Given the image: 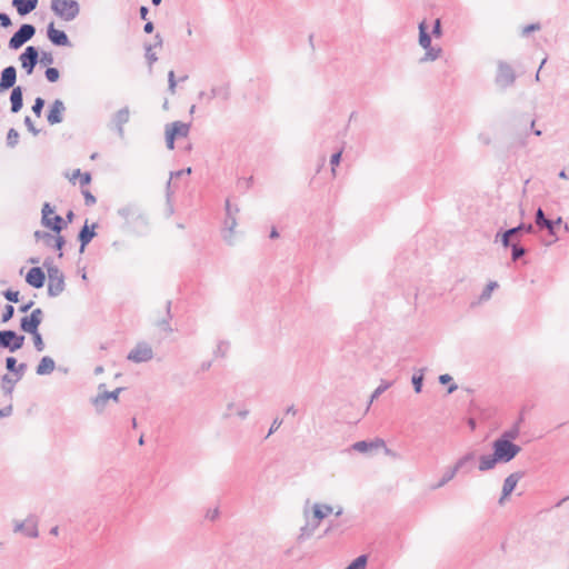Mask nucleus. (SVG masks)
Instances as JSON below:
<instances>
[{"instance_id": "obj_1", "label": "nucleus", "mask_w": 569, "mask_h": 569, "mask_svg": "<svg viewBox=\"0 0 569 569\" xmlns=\"http://www.w3.org/2000/svg\"><path fill=\"white\" fill-rule=\"evenodd\" d=\"M118 214L124 220L127 228L136 234L142 236L148 232V218L137 206H124L118 210Z\"/></svg>"}, {"instance_id": "obj_2", "label": "nucleus", "mask_w": 569, "mask_h": 569, "mask_svg": "<svg viewBox=\"0 0 569 569\" xmlns=\"http://www.w3.org/2000/svg\"><path fill=\"white\" fill-rule=\"evenodd\" d=\"M43 267L48 274V296L51 298L60 296L66 289L63 272L53 264V261L50 258L44 260Z\"/></svg>"}, {"instance_id": "obj_3", "label": "nucleus", "mask_w": 569, "mask_h": 569, "mask_svg": "<svg viewBox=\"0 0 569 569\" xmlns=\"http://www.w3.org/2000/svg\"><path fill=\"white\" fill-rule=\"evenodd\" d=\"M51 10L64 21L74 20L80 13V6L76 0H51Z\"/></svg>"}, {"instance_id": "obj_4", "label": "nucleus", "mask_w": 569, "mask_h": 569, "mask_svg": "<svg viewBox=\"0 0 569 569\" xmlns=\"http://www.w3.org/2000/svg\"><path fill=\"white\" fill-rule=\"evenodd\" d=\"M492 450L499 462L507 463L521 451V447L507 439L497 438L492 442Z\"/></svg>"}, {"instance_id": "obj_5", "label": "nucleus", "mask_w": 569, "mask_h": 569, "mask_svg": "<svg viewBox=\"0 0 569 569\" xmlns=\"http://www.w3.org/2000/svg\"><path fill=\"white\" fill-rule=\"evenodd\" d=\"M239 211V209L236 207L234 210L231 207L230 200H226V218L223 221V228H222V237L223 240L232 246L234 243L233 234L234 229L237 227V218L236 213Z\"/></svg>"}, {"instance_id": "obj_6", "label": "nucleus", "mask_w": 569, "mask_h": 569, "mask_svg": "<svg viewBox=\"0 0 569 569\" xmlns=\"http://www.w3.org/2000/svg\"><path fill=\"white\" fill-rule=\"evenodd\" d=\"M104 388L106 385L100 383L98 387V395L91 399V403L94 406L97 412L99 413L104 410L108 400H113L117 402L119 400V395L123 391V388L121 387L116 388L112 391H107Z\"/></svg>"}, {"instance_id": "obj_7", "label": "nucleus", "mask_w": 569, "mask_h": 569, "mask_svg": "<svg viewBox=\"0 0 569 569\" xmlns=\"http://www.w3.org/2000/svg\"><path fill=\"white\" fill-rule=\"evenodd\" d=\"M36 34V27L30 23H23L20 28L12 34L9 40V48L11 50H18L26 42L31 40Z\"/></svg>"}, {"instance_id": "obj_8", "label": "nucleus", "mask_w": 569, "mask_h": 569, "mask_svg": "<svg viewBox=\"0 0 569 569\" xmlns=\"http://www.w3.org/2000/svg\"><path fill=\"white\" fill-rule=\"evenodd\" d=\"M495 81L496 84L501 89L511 87L516 81V73L512 67L505 61H498Z\"/></svg>"}, {"instance_id": "obj_9", "label": "nucleus", "mask_w": 569, "mask_h": 569, "mask_svg": "<svg viewBox=\"0 0 569 569\" xmlns=\"http://www.w3.org/2000/svg\"><path fill=\"white\" fill-rule=\"evenodd\" d=\"M24 336L18 335L13 330H0V345L1 348L14 352L21 349L24 345Z\"/></svg>"}, {"instance_id": "obj_10", "label": "nucleus", "mask_w": 569, "mask_h": 569, "mask_svg": "<svg viewBox=\"0 0 569 569\" xmlns=\"http://www.w3.org/2000/svg\"><path fill=\"white\" fill-rule=\"evenodd\" d=\"M152 358L153 350L151 346L146 341L138 342L127 356V359L134 363L147 362L150 361Z\"/></svg>"}, {"instance_id": "obj_11", "label": "nucleus", "mask_w": 569, "mask_h": 569, "mask_svg": "<svg viewBox=\"0 0 569 569\" xmlns=\"http://www.w3.org/2000/svg\"><path fill=\"white\" fill-rule=\"evenodd\" d=\"M130 119V109L129 107H123L116 111L110 119L109 128L114 130L120 139L124 137V124L129 122Z\"/></svg>"}, {"instance_id": "obj_12", "label": "nucleus", "mask_w": 569, "mask_h": 569, "mask_svg": "<svg viewBox=\"0 0 569 569\" xmlns=\"http://www.w3.org/2000/svg\"><path fill=\"white\" fill-rule=\"evenodd\" d=\"M19 60L21 61V67L29 76L33 72L38 61H39V50L37 47L28 46L24 51L20 54Z\"/></svg>"}, {"instance_id": "obj_13", "label": "nucleus", "mask_w": 569, "mask_h": 569, "mask_svg": "<svg viewBox=\"0 0 569 569\" xmlns=\"http://www.w3.org/2000/svg\"><path fill=\"white\" fill-rule=\"evenodd\" d=\"M43 320V312L40 308H37L31 311L29 316L23 317L20 320V329L23 332H30L39 330V326Z\"/></svg>"}, {"instance_id": "obj_14", "label": "nucleus", "mask_w": 569, "mask_h": 569, "mask_svg": "<svg viewBox=\"0 0 569 569\" xmlns=\"http://www.w3.org/2000/svg\"><path fill=\"white\" fill-rule=\"evenodd\" d=\"M532 231H533V226L531 223H528V224L520 223L519 226L510 228L502 233H497L496 240L500 237V241H501L502 246L505 248H508L510 246V241H511L512 237H516L521 232L530 233Z\"/></svg>"}, {"instance_id": "obj_15", "label": "nucleus", "mask_w": 569, "mask_h": 569, "mask_svg": "<svg viewBox=\"0 0 569 569\" xmlns=\"http://www.w3.org/2000/svg\"><path fill=\"white\" fill-rule=\"evenodd\" d=\"M303 517L306 519V523L299 530V535L297 537L298 542H303L309 539L319 527L318 523L310 518V510L307 506L303 508Z\"/></svg>"}, {"instance_id": "obj_16", "label": "nucleus", "mask_w": 569, "mask_h": 569, "mask_svg": "<svg viewBox=\"0 0 569 569\" xmlns=\"http://www.w3.org/2000/svg\"><path fill=\"white\" fill-rule=\"evenodd\" d=\"M230 86L229 83H223L221 86H214L211 88L210 93H206L204 91H200L198 97L199 99L207 98L208 101L212 99L219 98L222 101H228L230 99Z\"/></svg>"}, {"instance_id": "obj_17", "label": "nucleus", "mask_w": 569, "mask_h": 569, "mask_svg": "<svg viewBox=\"0 0 569 569\" xmlns=\"http://www.w3.org/2000/svg\"><path fill=\"white\" fill-rule=\"evenodd\" d=\"M47 37L52 44L58 47H70L71 42L67 33L62 30H57L53 22H50L47 28Z\"/></svg>"}, {"instance_id": "obj_18", "label": "nucleus", "mask_w": 569, "mask_h": 569, "mask_svg": "<svg viewBox=\"0 0 569 569\" xmlns=\"http://www.w3.org/2000/svg\"><path fill=\"white\" fill-rule=\"evenodd\" d=\"M477 459L476 451H469L461 456L456 463L452 466V468H457V472H462L465 475L469 473L473 469L475 461Z\"/></svg>"}, {"instance_id": "obj_19", "label": "nucleus", "mask_w": 569, "mask_h": 569, "mask_svg": "<svg viewBox=\"0 0 569 569\" xmlns=\"http://www.w3.org/2000/svg\"><path fill=\"white\" fill-rule=\"evenodd\" d=\"M17 81V69L13 66L6 67L0 76V93L13 88Z\"/></svg>"}, {"instance_id": "obj_20", "label": "nucleus", "mask_w": 569, "mask_h": 569, "mask_svg": "<svg viewBox=\"0 0 569 569\" xmlns=\"http://www.w3.org/2000/svg\"><path fill=\"white\" fill-rule=\"evenodd\" d=\"M26 281L29 286L36 289H40L46 282V273L43 272L42 268L32 267L26 276Z\"/></svg>"}, {"instance_id": "obj_21", "label": "nucleus", "mask_w": 569, "mask_h": 569, "mask_svg": "<svg viewBox=\"0 0 569 569\" xmlns=\"http://www.w3.org/2000/svg\"><path fill=\"white\" fill-rule=\"evenodd\" d=\"M66 110L64 103L62 100L57 99L50 107V110L47 116V120L50 124H57L63 121V112Z\"/></svg>"}, {"instance_id": "obj_22", "label": "nucleus", "mask_w": 569, "mask_h": 569, "mask_svg": "<svg viewBox=\"0 0 569 569\" xmlns=\"http://www.w3.org/2000/svg\"><path fill=\"white\" fill-rule=\"evenodd\" d=\"M522 477V473L521 472H513L511 475H509L505 481H503V486H502V493H501V497L499 499V503L502 505L503 503V500L511 495V492L515 490L518 481L521 479Z\"/></svg>"}, {"instance_id": "obj_23", "label": "nucleus", "mask_w": 569, "mask_h": 569, "mask_svg": "<svg viewBox=\"0 0 569 569\" xmlns=\"http://www.w3.org/2000/svg\"><path fill=\"white\" fill-rule=\"evenodd\" d=\"M97 227L96 223H93L91 227H89L88 221H86L84 226L81 228L78 234V240L80 242V252L82 253L84 251V248L91 242V240L96 236L94 228Z\"/></svg>"}, {"instance_id": "obj_24", "label": "nucleus", "mask_w": 569, "mask_h": 569, "mask_svg": "<svg viewBox=\"0 0 569 569\" xmlns=\"http://www.w3.org/2000/svg\"><path fill=\"white\" fill-rule=\"evenodd\" d=\"M333 511V508L330 505L327 503H315L312 506V520L320 525V522L327 518L331 512Z\"/></svg>"}, {"instance_id": "obj_25", "label": "nucleus", "mask_w": 569, "mask_h": 569, "mask_svg": "<svg viewBox=\"0 0 569 569\" xmlns=\"http://www.w3.org/2000/svg\"><path fill=\"white\" fill-rule=\"evenodd\" d=\"M11 112L17 113L23 107V90L20 86L13 87L10 93Z\"/></svg>"}, {"instance_id": "obj_26", "label": "nucleus", "mask_w": 569, "mask_h": 569, "mask_svg": "<svg viewBox=\"0 0 569 569\" xmlns=\"http://www.w3.org/2000/svg\"><path fill=\"white\" fill-rule=\"evenodd\" d=\"M38 2V0H12V6L20 16H27L37 8Z\"/></svg>"}, {"instance_id": "obj_27", "label": "nucleus", "mask_w": 569, "mask_h": 569, "mask_svg": "<svg viewBox=\"0 0 569 569\" xmlns=\"http://www.w3.org/2000/svg\"><path fill=\"white\" fill-rule=\"evenodd\" d=\"M386 447V443L382 439H376L375 441H358L352 445V449L366 453L375 448Z\"/></svg>"}, {"instance_id": "obj_28", "label": "nucleus", "mask_w": 569, "mask_h": 569, "mask_svg": "<svg viewBox=\"0 0 569 569\" xmlns=\"http://www.w3.org/2000/svg\"><path fill=\"white\" fill-rule=\"evenodd\" d=\"M54 368H56L54 360L49 356H44L41 358L40 362L38 363V366L36 368V372L39 376H46V375H50L54 370Z\"/></svg>"}, {"instance_id": "obj_29", "label": "nucleus", "mask_w": 569, "mask_h": 569, "mask_svg": "<svg viewBox=\"0 0 569 569\" xmlns=\"http://www.w3.org/2000/svg\"><path fill=\"white\" fill-rule=\"evenodd\" d=\"M497 463H499V461L493 452L491 455H482L479 458L478 469H479V471H482V472L489 471V470L493 469Z\"/></svg>"}, {"instance_id": "obj_30", "label": "nucleus", "mask_w": 569, "mask_h": 569, "mask_svg": "<svg viewBox=\"0 0 569 569\" xmlns=\"http://www.w3.org/2000/svg\"><path fill=\"white\" fill-rule=\"evenodd\" d=\"M154 39H156V42L153 44L144 46L146 58H147L150 67L152 66V63H154L158 60V57L153 52V49L162 46V38L159 33L156 34Z\"/></svg>"}, {"instance_id": "obj_31", "label": "nucleus", "mask_w": 569, "mask_h": 569, "mask_svg": "<svg viewBox=\"0 0 569 569\" xmlns=\"http://www.w3.org/2000/svg\"><path fill=\"white\" fill-rule=\"evenodd\" d=\"M167 130L171 132L176 138L187 137L190 130V126L181 121H174L170 127H167Z\"/></svg>"}, {"instance_id": "obj_32", "label": "nucleus", "mask_w": 569, "mask_h": 569, "mask_svg": "<svg viewBox=\"0 0 569 569\" xmlns=\"http://www.w3.org/2000/svg\"><path fill=\"white\" fill-rule=\"evenodd\" d=\"M442 49L432 44L425 49V54L420 58V63L436 61L441 57Z\"/></svg>"}, {"instance_id": "obj_33", "label": "nucleus", "mask_w": 569, "mask_h": 569, "mask_svg": "<svg viewBox=\"0 0 569 569\" xmlns=\"http://www.w3.org/2000/svg\"><path fill=\"white\" fill-rule=\"evenodd\" d=\"M418 28H419L418 42L422 49H426L431 46V37L428 32L426 21L420 22Z\"/></svg>"}, {"instance_id": "obj_34", "label": "nucleus", "mask_w": 569, "mask_h": 569, "mask_svg": "<svg viewBox=\"0 0 569 569\" xmlns=\"http://www.w3.org/2000/svg\"><path fill=\"white\" fill-rule=\"evenodd\" d=\"M457 468L448 467L443 475L441 476L440 480L431 487V489L437 490L439 488H442L446 486L449 481H451L457 476Z\"/></svg>"}, {"instance_id": "obj_35", "label": "nucleus", "mask_w": 569, "mask_h": 569, "mask_svg": "<svg viewBox=\"0 0 569 569\" xmlns=\"http://www.w3.org/2000/svg\"><path fill=\"white\" fill-rule=\"evenodd\" d=\"M425 372L426 368H420L412 376L411 382L417 393H420L422 390Z\"/></svg>"}, {"instance_id": "obj_36", "label": "nucleus", "mask_w": 569, "mask_h": 569, "mask_svg": "<svg viewBox=\"0 0 569 569\" xmlns=\"http://www.w3.org/2000/svg\"><path fill=\"white\" fill-rule=\"evenodd\" d=\"M166 309H167V318L166 319H162V320H159L157 322V326L164 332L167 333H170L172 332V328L170 326V319H171V301H167V306H166Z\"/></svg>"}, {"instance_id": "obj_37", "label": "nucleus", "mask_w": 569, "mask_h": 569, "mask_svg": "<svg viewBox=\"0 0 569 569\" xmlns=\"http://www.w3.org/2000/svg\"><path fill=\"white\" fill-rule=\"evenodd\" d=\"M498 288V283L496 281H490L486 288L482 290L481 295L479 296L478 303L488 301L491 298L492 291ZM477 302H472L471 306H476Z\"/></svg>"}, {"instance_id": "obj_38", "label": "nucleus", "mask_w": 569, "mask_h": 569, "mask_svg": "<svg viewBox=\"0 0 569 569\" xmlns=\"http://www.w3.org/2000/svg\"><path fill=\"white\" fill-rule=\"evenodd\" d=\"M521 420L522 419L520 418L519 421L516 422L512 428H510L508 430H505L499 438L500 439H507V440H509L511 442L513 440H516L519 437V433H520L519 425H520Z\"/></svg>"}, {"instance_id": "obj_39", "label": "nucleus", "mask_w": 569, "mask_h": 569, "mask_svg": "<svg viewBox=\"0 0 569 569\" xmlns=\"http://www.w3.org/2000/svg\"><path fill=\"white\" fill-rule=\"evenodd\" d=\"M19 380H17V378L12 379L9 375H3L2 376V386H1L3 393L6 396H11V393L13 392L14 385Z\"/></svg>"}, {"instance_id": "obj_40", "label": "nucleus", "mask_w": 569, "mask_h": 569, "mask_svg": "<svg viewBox=\"0 0 569 569\" xmlns=\"http://www.w3.org/2000/svg\"><path fill=\"white\" fill-rule=\"evenodd\" d=\"M535 223L539 229L550 227V219H547L541 208H538L535 216Z\"/></svg>"}, {"instance_id": "obj_41", "label": "nucleus", "mask_w": 569, "mask_h": 569, "mask_svg": "<svg viewBox=\"0 0 569 569\" xmlns=\"http://www.w3.org/2000/svg\"><path fill=\"white\" fill-rule=\"evenodd\" d=\"M368 562L367 555H360L355 560H352L345 569H366Z\"/></svg>"}, {"instance_id": "obj_42", "label": "nucleus", "mask_w": 569, "mask_h": 569, "mask_svg": "<svg viewBox=\"0 0 569 569\" xmlns=\"http://www.w3.org/2000/svg\"><path fill=\"white\" fill-rule=\"evenodd\" d=\"M46 227L50 228L56 233H60V231L63 229V220L60 216H54L53 218L49 219V224H44Z\"/></svg>"}, {"instance_id": "obj_43", "label": "nucleus", "mask_w": 569, "mask_h": 569, "mask_svg": "<svg viewBox=\"0 0 569 569\" xmlns=\"http://www.w3.org/2000/svg\"><path fill=\"white\" fill-rule=\"evenodd\" d=\"M190 173H191V168H190V167H189V168H186V169L178 170V171H172V172H170V179H169V181L167 182V197H168V198L170 197V193H171V191H170V188H171V180H172L173 178H180V177H182V176H184V174H190Z\"/></svg>"}, {"instance_id": "obj_44", "label": "nucleus", "mask_w": 569, "mask_h": 569, "mask_svg": "<svg viewBox=\"0 0 569 569\" xmlns=\"http://www.w3.org/2000/svg\"><path fill=\"white\" fill-rule=\"evenodd\" d=\"M29 333L32 336V341H33L34 349H36L38 352L43 351L46 346H44V342H43L42 336H41V333L39 332V330L30 331Z\"/></svg>"}, {"instance_id": "obj_45", "label": "nucleus", "mask_w": 569, "mask_h": 569, "mask_svg": "<svg viewBox=\"0 0 569 569\" xmlns=\"http://www.w3.org/2000/svg\"><path fill=\"white\" fill-rule=\"evenodd\" d=\"M34 237L37 240H41L47 247H49V246H51L54 234H52L48 231L37 230L34 232Z\"/></svg>"}, {"instance_id": "obj_46", "label": "nucleus", "mask_w": 569, "mask_h": 569, "mask_svg": "<svg viewBox=\"0 0 569 569\" xmlns=\"http://www.w3.org/2000/svg\"><path fill=\"white\" fill-rule=\"evenodd\" d=\"M64 243H66L64 238L58 233V236L53 237L51 246H49V248L59 250V258H61L63 256L61 250H62Z\"/></svg>"}, {"instance_id": "obj_47", "label": "nucleus", "mask_w": 569, "mask_h": 569, "mask_svg": "<svg viewBox=\"0 0 569 569\" xmlns=\"http://www.w3.org/2000/svg\"><path fill=\"white\" fill-rule=\"evenodd\" d=\"M509 247H511V258L513 261H517L518 259L523 257L526 253V249L517 243L510 242Z\"/></svg>"}, {"instance_id": "obj_48", "label": "nucleus", "mask_w": 569, "mask_h": 569, "mask_svg": "<svg viewBox=\"0 0 569 569\" xmlns=\"http://www.w3.org/2000/svg\"><path fill=\"white\" fill-rule=\"evenodd\" d=\"M18 141H19V132L14 128L9 129V131L7 133V144L10 148H14L17 146Z\"/></svg>"}, {"instance_id": "obj_49", "label": "nucleus", "mask_w": 569, "mask_h": 569, "mask_svg": "<svg viewBox=\"0 0 569 569\" xmlns=\"http://www.w3.org/2000/svg\"><path fill=\"white\" fill-rule=\"evenodd\" d=\"M390 387L391 382L382 381L381 385L378 388H376V390L372 392L370 397V403H372L375 399H377L382 392H385Z\"/></svg>"}, {"instance_id": "obj_50", "label": "nucleus", "mask_w": 569, "mask_h": 569, "mask_svg": "<svg viewBox=\"0 0 569 569\" xmlns=\"http://www.w3.org/2000/svg\"><path fill=\"white\" fill-rule=\"evenodd\" d=\"M44 76L49 82H57L59 80L60 72L57 68L49 67L47 68Z\"/></svg>"}, {"instance_id": "obj_51", "label": "nucleus", "mask_w": 569, "mask_h": 569, "mask_svg": "<svg viewBox=\"0 0 569 569\" xmlns=\"http://www.w3.org/2000/svg\"><path fill=\"white\" fill-rule=\"evenodd\" d=\"M53 208L50 206V203L46 202L42 207V224H49V216L53 213Z\"/></svg>"}, {"instance_id": "obj_52", "label": "nucleus", "mask_w": 569, "mask_h": 569, "mask_svg": "<svg viewBox=\"0 0 569 569\" xmlns=\"http://www.w3.org/2000/svg\"><path fill=\"white\" fill-rule=\"evenodd\" d=\"M561 223H562V218L558 217L556 220H550V227L549 228H545L550 236L555 237L553 241L558 240V237L556 234V227L561 224Z\"/></svg>"}, {"instance_id": "obj_53", "label": "nucleus", "mask_w": 569, "mask_h": 569, "mask_svg": "<svg viewBox=\"0 0 569 569\" xmlns=\"http://www.w3.org/2000/svg\"><path fill=\"white\" fill-rule=\"evenodd\" d=\"M228 349H229V343L226 341H220L217 345V348L214 350V356L216 357H224L226 353L228 352Z\"/></svg>"}, {"instance_id": "obj_54", "label": "nucleus", "mask_w": 569, "mask_h": 569, "mask_svg": "<svg viewBox=\"0 0 569 569\" xmlns=\"http://www.w3.org/2000/svg\"><path fill=\"white\" fill-rule=\"evenodd\" d=\"M43 106H44V100L40 97L36 98L34 103L32 106V111L37 117L41 116Z\"/></svg>"}, {"instance_id": "obj_55", "label": "nucleus", "mask_w": 569, "mask_h": 569, "mask_svg": "<svg viewBox=\"0 0 569 569\" xmlns=\"http://www.w3.org/2000/svg\"><path fill=\"white\" fill-rule=\"evenodd\" d=\"M176 87H177V82H176L174 71L170 70L168 73V90L170 91L171 94L176 93Z\"/></svg>"}, {"instance_id": "obj_56", "label": "nucleus", "mask_w": 569, "mask_h": 569, "mask_svg": "<svg viewBox=\"0 0 569 569\" xmlns=\"http://www.w3.org/2000/svg\"><path fill=\"white\" fill-rule=\"evenodd\" d=\"M40 62L43 66H50L54 62V58L51 52L42 51L40 57Z\"/></svg>"}, {"instance_id": "obj_57", "label": "nucleus", "mask_w": 569, "mask_h": 569, "mask_svg": "<svg viewBox=\"0 0 569 569\" xmlns=\"http://www.w3.org/2000/svg\"><path fill=\"white\" fill-rule=\"evenodd\" d=\"M341 154H342V151L339 150L338 152L333 153L331 156V159H330V164H331V171L333 173V176L336 174V167L340 163V160H341Z\"/></svg>"}, {"instance_id": "obj_58", "label": "nucleus", "mask_w": 569, "mask_h": 569, "mask_svg": "<svg viewBox=\"0 0 569 569\" xmlns=\"http://www.w3.org/2000/svg\"><path fill=\"white\" fill-rule=\"evenodd\" d=\"M3 296L10 302L17 303L19 301V291L8 289L3 292Z\"/></svg>"}, {"instance_id": "obj_59", "label": "nucleus", "mask_w": 569, "mask_h": 569, "mask_svg": "<svg viewBox=\"0 0 569 569\" xmlns=\"http://www.w3.org/2000/svg\"><path fill=\"white\" fill-rule=\"evenodd\" d=\"M86 206H93L97 202L96 197L89 190H82Z\"/></svg>"}, {"instance_id": "obj_60", "label": "nucleus", "mask_w": 569, "mask_h": 569, "mask_svg": "<svg viewBox=\"0 0 569 569\" xmlns=\"http://www.w3.org/2000/svg\"><path fill=\"white\" fill-rule=\"evenodd\" d=\"M14 315V308L11 305H7L4 308V311L2 313V321L7 322L9 321Z\"/></svg>"}, {"instance_id": "obj_61", "label": "nucleus", "mask_w": 569, "mask_h": 569, "mask_svg": "<svg viewBox=\"0 0 569 569\" xmlns=\"http://www.w3.org/2000/svg\"><path fill=\"white\" fill-rule=\"evenodd\" d=\"M540 24L539 23H531V24H528L526 27H523L522 31H521V34L523 37H527L530 32L532 31H538L540 30Z\"/></svg>"}, {"instance_id": "obj_62", "label": "nucleus", "mask_w": 569, "mask_h": 569, "mask_svg": "<svg viewBox=\"0 0 569 569\" xmlns=\"http://www.w3.org/2000/svg\"><path fill=\"white\" fill-rule=\"evenodd\" d=\"M281 425H282V420L279 419V418H274L272 423H271V426H270V429H269V432L267 435V438L269 436H271L273 432H276L280 428Z\"/></svg>"}, {"instance_id": "obj_63", "label": "nucleus", "mask_w": 569, "mask_h": 569, "mask_svg": "<svg viewBox=\"0 0 569 569\" xmlns=\"http://www.w3.org/2000/svg\"><path fill=\"white\" fill-rule=\"evenodd\" d=\"M24 124L33 136H37L39 133V130L33 126V122L30 119V117L27 116L24 118Z\"/></svg>"}, {"instance_id": "obj_64", "label": "nucleus", "mask_w": 569, "mask_h": 569, "mask_svg": "<svg viewBox=\"0 0 569 569\" xmlns=\"http://www.w3.org/2000/svg\"><path fill=\"white\" fill-rule=\"evenodd\" d=\"M6 367L10 372H14L17 369V360L13 357H8L6 359Z\"/></svg>"}]
</instances>
